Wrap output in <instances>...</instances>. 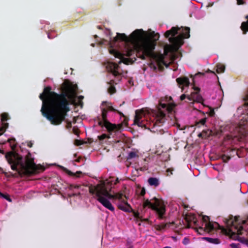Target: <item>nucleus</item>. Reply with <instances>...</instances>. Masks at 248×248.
Returning a JSON list of instances; mask_svg holds the SVG:
<instances>
[{
	"label": "nucleus",
	"mask_w": 248,
	"mask_h": 248,
	"mask_svg": "<svg viewBox=\"0 0 248 248\" xmlns=\"http://www.w3.org/2000/svg\"><path fill=\"white\" fill-rule=\"evenodd\" d=\"M77 88V85H68L67 92L58 93L51 91V88L47 86L40 94L39 98L43 101L42 114L52 124L59 125L65 120L67 113L70 110L68 99L75 96Z\"/></svg>",
	"instance_id": "nucleus-1"
},
{
	"label": "nucleus",
	"mask_w": 248,
	"mask_h": 248,
	"mask_svg": "<svg viewBox=\"0 0 248 248\" xmlns=\"http://www.w3.org/2000/svg\"><path fill=\"white\" fill-rule=\"evenodd\" d=\"M143 32L142 30H136L129 36L124 33H117V35L113 38V41L115 43L120 40L124 42V55L126 56L130 57L136 53L137 57L141 60H145L146 57L153 56L156 43L151 38L144 37L142 35ZM109 52L115 57L121 59L119 63L123 62L125 64H132L136 60L135 58L134 60L124 58V54L113 48H110Z\"/></svg>",
	"instance_id": "nucleus-2"
},
{
	"label": "nucleus",
	"mask_w": 248,
	"mask_h": 248,
	"mask_svg": "<svg viewBox=\"0 0 248 248\" xmlns=\"http://www.w3.org/2000/svg\"><path fill=\"white\" fill-rule=\"evenodd\" d=\"M172 99L171 96L161 97L159 100L158 105L155 109L152 110V117L150 118L149 122L147 120L144 122L142 120L141 114L139 113L138 110H136L134 124L150 129L151 131L156 126H161L165 122L166 112H171L176 106L174 103L170 102Z\"/></svg>",
	"instance_id": "nucleus-3"
},
{
	"label": "nucleus",
	"mask_w": 248,
	"mask_h": 248,
	"mask_svg": "<svg viewBox=\"0 0 248 248\" xmlns=\"http://www.w3.org/2000/svg\"><path fill=\"white\" fill-rule=\"evenodd\" d=\"M5 156L8 163L11 165L12 170L19 173L23 171L25 175H30L38 172L40 170H45L43 166L35 164L34 158L31 157L30 153H28L26 156L25 163H23V157L15 152H8Z\"/></svg>",
	"instance_id": "nucleus-4"
},
{
	"label": "nucleus",
	"mask_w": 248,
	"mask_h": 248,
	"mask_svg": "<svg viewBox=\"0 0 248 248\" xmlns=\"http://www.w3.org/2000/svg\"><path fill=\"white\" fill-rule=\"evenodd\" d=\"M182 28L183 32L176 36H175L178 34V31L180 30V28L178 27H173L165 33V37L168 38L169 42L172 45L167 46L169 51H177L183 45L184 38H188L190 37V28L188 27Z\"/></svg>",
	"instance_id": "nucleus-5"
},
{
	"label": "nucleus",
	"mask_w": 248,
	"mask_h": 248,
	"mask_svg": "<svg viewBox=\"0 0 248 248\" xmlns=\"http://www.w3.org/2000/svg\"><path fill=\"white\" fill-rule=\"evenodd\" d=\"M209 217L206 216H203L202 217V220L205 223V227L203 228L202 226H198L197 220L194 216H192L188 218L186 217V220L187 222V228H191V223H193L195 227L194 228L196 232L200 234H203L205 232H210L216 229L219 226V224L215 222L213 223L209 221Z\"/></svg>",
	"instance_id": "nucleus-6"
},
{
	"label": "nucleus",
	"mask_w": 248,
	"mask_h": 248,
	"mask_svg": "<svg viewBox=\"0 0 248 248\" xmlns=\"http://www.w3.org/2000/svg\"><path fill=\"white\" fill-rule=\"evenodd\" d=\"M112 183L111 182L107 181L98 184L96 186L93 187L91 186L89 188L90 193L92 195L95 194L97 198L99 196H104L108 198H113L115 197L120 198L121 195H112L109 193L111 189Z\"/></svg>",
	"instance_id": "nucleus-7"
},
{
	"label": "nucleus",
	"mask_w": 248,
	"mask_h": 248,
	"mask_svg": "<svg viewBox=\"0 0 248 248\" xmlns=\"http://www.w3.org/2000/svg\"><path fill=\"white\" fill-rule=\"evenodd\" d=\"M146 207L155 211L159 219H163L165 218L166 207L164 202L162 200L156 197H154L150 200L144 199L143 207L145 208Z\"/></svg>",
	"instance_id": "nucleus-8"
},
{
	"label": "nucleus",
	"mask_w": 248,
	"mask_h": 248,
	"mask_svg": "<svg viewBox=\"0 0 248 248\" xmlns=\"http://www.w3.org/2000/svg\"><path fill=\"white\" fill-rule=\"evenodd\" d=\"M101 119L98 117V124L101 127H105L109 132H112L115 130H118L120 127H118L117 125L112 124L108 122L107 120L108 110L106 108H101Z\"/></svg>",
	"instance_id": "nucleus-9"
},
{
	"label": "nucleus",
	"mask_w": 248,
	"mask_h": 248,
	"mask_svg": "<svg viewBox=\"0 0 248 248\" xmlns=\"http://www.w3.org/2000/svg\"><path fill=\"white\" fill-rule=\"evenodd\" d=\"M194 91L192 92L189 95L183 94L180 97L181 101H183L185 99H187L188 101L196 102L197 103H202L203 105L204 99L201 95L199 93L200 89L198 87H194Z\"/></svg>",
	"instance_id": "nucleus-10"
},
{
	"label": "nucleus",
	"mask_w": 248,
	"mask_h": 248,
	"mask_svg": "<svg viewBox=\"0 0 248 248\" xmlns=\"http://www.w3.org/2000/svg\"><path fill=\"white\" fill-rule=\"evenodd\" d=\"M118 194L121 195V198H109V199H117L119 200V202L118 203V208L125 212H131L132 211V208L131 205L127 202V201L124 199H127V197L125 195H124L122 193H117L114 194H112V195H117Z\"/></svg>",
	"instance_id": "nucleus-11"
},
{
	"label": "nucleus",
	"mask_w": 248,
	"mask_h": 248,
	"mask_svg": "<svg viewBox=\"0 0 248 248\" xmlns=\"http://www.w3.org/2000/svg\"><path fill=\"white\" fill-rule=\"evenodd\" d=\"M106 68L108 72L113 74L114 77H117L120 75V73L118 71L120 66L119 65L113 62H108L106 66Z\"/></svg>",
	"instance_id": "nucleus-12"
},
{
	"label": "nucleus",
	"mask_w": 248,
	"mask_h": 248,
	"mask_svg": "<svg viewBox=\"0 0 248 248\" xmlns=\"http://www.w3.org/2000/svg\"><path fill=\"white\" fill-rule=\"evenodd\" d=\"M1 126L0 127V136L6 130V129L8 127V123H6L7 121L9 119V116L8 113H3L1 115Z\"/></svg>",
	"instance_id": "nucleus-13"
},
{
	"label": "nucleus",
	"mask_w": 248,
	"mask_h": 248,
	"mask_svg": "<svg viewBox=\"0 0 248 248\" xmlns=\"http://www.w3.org/2000/svg\"><path fill=\"white\" fill-rule=\"evenodd\" d=\"M106 197L104 196H99V198H97V201L106 208L113 212L114 211V207L112 206L110 202L106 199Z\"/></svg>",
	"instance_id": "nucleus-14"
},
{
	"label": "nucleus",
	"mask_w": 248,
	"mask_h": 248,
	"mask_svg": "<svg viewBox=\"0 0 248 248\" xmlns=\"http://www.w3.org/2000/svg\"><path fill=\"white\" fill-rule=\"evenodd\" d=\"M236 232L230 231V232L232 233V235H236V236L237 237V239L241 242H243L244 241H246V239L245 238L239 237L240 235H241L244 233V232L247 233L246 231L244 230L243 227L241 226L239 229L236 228Z\"/></svg>",
	"instance_id": "nucleus-15"
},
{
	"label": "nucleus",
	"mask_w": 248,
	"mask_h": 248,
	"mask_svg": "<svg viewBox=\"0 0 248 248\" xmlns=\"http://www.w3.org/2000/svg\"><path fill=\"white\" fill-rule=\"evenodd\" d=\"M176 81L179 86L187 87L190 84L188 78L186 77L178 78L176 79Z\"/></svg>",
	"instance_id": "nucleus-16"
},
{
	"label": "nucleus",
	"mask_w": 248,
	"mask_h": 248,
	"mask_svg": "<svg viewBox=\"0 0 248 248\" xmlns=\"http://www.w3.org/2000/svg\"><path fill=\"white\" fill-rule=\"evenodd\" d=\"M225 141H231V143H235L237 141L241 140V138L236 136H232V135H227L224 137Z\"/></svg>",
	"instance_id": "nucleus-17"
},
{
	"label": "nucleus",
	"mask_w": 248,
	"mask_h": 248,
	"mask_svg": "<svg viewBox=\"0 0 248 248\" xmlns=\"http://www.w3.org/2000/svg\"><path fill=\"white\" fill-rule=\"evenodd\" d=\"M102 106H105L104 108H107L108 110V111H112L113 112H116L117 111V109L114 108L112 106L110 102L107 101H103L101 104Z\"/></svg>",
	"instance_id": "nucleus-18"
},
{
	"label": "nucleus",
	"mask_w": 248,
	"mask_h": 248,
	"mask_svg": "<svg viewBox=\"0 0 248 248\" xmlns=\"http://www.w3.org/2000/svg\"><path fill=\"white\" fill-rule=\"evenodd\" d=\"M149 184L151 186H158L159 185V180L155 177H150L148 180Z\"/></svg>",
	"instance_id": "nucleus-19"
},
{
	"label": "nucleus",
	"mask_w": 248,
	"mask_h": 248,
	"mask_svg": "<svg viewBox=\"0 0 248 248\" xmlns=\"http://www.w3.org/2000/svg\"><path fill=\"white\" fill-rule=\"evenodd\" d=\"M246 18L248 19V20L246 22H243L241 26V29L244 34H246L247 32L248 31V16H247Z\"/></svg>",
	"instance_id": "nucleus-20"
},
{
	"label": "nucleus",
	"mask_w": 248,
	"mask_h": 248,
	"mask_svg": "<svg viewBox=\"0 0 248 248\" xmlns=\"http://www.w3.org/2000/svg\"><path fill=\"white\" fill-rule=\"evenodd\" d=\"M202 239L203 240H206L208 242L212 244H218L220 243V240L218 238H213L210 237H203Z\"/></svg>",
	"instance_id": "nucleus-21"
},
{
	"label": "nucleus",
	"mask_w": 248,
	"mask_h": 248,
	"mask_svg": "<svg viewBox=\"0 0 248 248\" xmlns=\"http://www.w3.org/2000/svg\"><path fill=\"white\" fill-rule=\"evenodd\" d=\"M65 171L69 175L72 176H76V177H79V175L82 173V172L80 171H77L76 173H74L71 171L65 169Z\"/></svg>",
	"instance_id": "nucleus-22"
},
{
	"label": "nucleus",
	"mask_w": 248,
	"mask_h": 248,
	"mask_svg": "<svg viewBox=\"0 0 248 248\" xmlns=\"http://www.w3.org/2000/svg\"><path fill=\"white\" fill-rule=\"evenodd\" d=\"M216 67H217L216 71L217 73L219 74V73L224 72L225 69V67L224 65L221 64V63H218Z\"/></svg>",
	"instance_id": "nucleus-23"
},
{
	"label": "nucleus",
	"mask_w": 248,
	"mask_h": 248,
	"mask_svg": "<svg viewBox=\"0 0 248 248\" xmlns=\"http://www.w3.org/2000/svg\"><path fill=\"white\" fill-rule=\"evenodd\" d=\"M138 157H139V155L137 152L135 151H132L129 153L126 158L127 160H130Z\"/></svg>",
	"instance_id": "nucleus-24"
},
{
	"label": "nucleus",
	"mask_w": 248,
	"mask_h": 248,
	"mask_svg": "<svg viewBox=\"0 0 248 248\" xmlns=\"http://www.w3.org/2000/svg\"><path fill=\"white\" fill-rule=\"evenodd\" d=\"M8 141L9 142L12 149L13 150H15L17 145L15 139L12 138L8 139Z\"/></svg>",
	"instance_id": "nucleus-25"
},
{
	"label": "nucleus",
	"mask_w": 248,
	"mask_h": 248,
	"mask_svg": "<svg viewBox=\"0 0 248 248\" xmlns=\"http://www.w3.org/2000/svg\"><path fill=\"white\" fill-rule=\"evenodd\" d=\"M108 91L110 94H112L116 93V90L114 86H110Z\"/></svg>",
	"instance_id": "nucleus-26"
},
{
	"label": "nucleus",
	"mask_w": 248,
	"mask_h": 248,
	"mask_svg": "<svg viewBox=\"0 0 248 248\" xmlns=\"http://www.w3.org/2000/svg\"><path fill=\"white\" fill-rule=\"evenodd\" d=\"M133 213L134 217L136 218L137 221L139 220H140V219L141 218V217L140 216V213L138 212H135L132 210V211H131Z\"/></svg>",
	"instance_id": "nucleus-27"
},
{
	"label": "nucleus",
	"mask_w": 248,
	"mask_h": 248,
	"mask_svg": "<svg viewBox=\"0 0 248 248\" xmlns=\"http://www.w3.org/2000/svg\"><path fill=\"white\" fill-rule=\"evenodd\" d=\"M158 61L160 63H162L166 67H168V65L165 62L164 60V56L162 55H161L158 57Z\"/></svg>",
	"instance_id": "nucleus-28"
},
{
	"label": "nucleus",
	"mask_w": 248,
	"mask_h": 248,
	"mask_svg": "<svg viewBox=\"0 0 248 248\" xmlns=\"http://www.w3.org/2000/svg\"><path fill=\"white\" fill-rule=\"evenodd\" d=\"M206 122V118L202 119L201 120H200L199 122H198L196 123V125L197 126H199L200 124L203 125L205 124Z\"/></svg>",
	"instance_id": "nucleus-29"
},
{
	"label": "nucleus",
	"mask_w": 248,
	"mask_h": 248,
	"mask_svg": "<svg viewBox=\"0 0 248 248\" xmlns=\"http://www.w3.org/2000/svg\"><path fill=\"white\" fill-rule=\"evenodd\" d=\"M221 158L224 162H227L231 159V156L226 155H223Z\"/></svg>",
	"instance_id": "nucleus-30"
},
{
	"label": "nucleus",
	"mask_w": 248,
	"mask_h": 248,
	"mask_svg": "<svg viewBox=\"0 0 248 248\" xmlns=\"http://www.w3.org/2000/svg\"><path fill=\"white\" fill-rule=\"evenodd\" d=\"M209 109H210V111L209 112H208V115L211 116V117H213L214 116L215 114V111H214V109L212 108H209Z\"/></svg>",
	"instance_id": "nucleus-31"
},
{
	"label": "nucleus",
	"mask_w": 248,
	"mask_h": 248,
	"mask_svg": "<svg viewBox=\"0 0 248 248\" xmlns=\"http://www.w3.org/2000/svg\"><path fill=\"white\" fill-rule=\"evenodd\" d=\"M107 138H109V137H108L107 136V135L106 134H103L98 136V139L100 140H103L106 139Z\"/></svg>",
	"instance_id": "nucleus-32"
},
{
	"label": "nucleus",
	"mask_w": 248,
	"mask_h": 248,
	"mask_svg": "<svg viewBox=\"0 0 248 248\" xmlns=\"http://www.w3.org/2000/svg\"><path fill=\"white\" fill-rule=\"evenodd\" d=\"M2 198L6 199L7 201L9 202H12V200L10 198V196L8 194H3V196L2 197Z\"/></svg>",
	"instance_id": "nucleus-33"
},
{
	"label": "nucleus",
	"mask_w": 248,
	"mask_h": 248,
	"mask_svg": "<svg viewBox=\"0 0 248 248\" xmlns=\"http://www.w3.org/2000/svg\"><path fill=\"white\" fill-rule=\"evenodd\" d=\"M173 171V169L172 168H169L167 170V172L168 173V175L170 176L172 174V171Z\"/></svg>",
	"instance_id": "nucleus-34"
},
{
	"label": "nucleus",
	"mask_w": 248,
	"mask_h": 248,
	"mask_svg": "<svg viewBox=\"0 0 248 248\" xmlns=\"http://www.w3.org/2000/svg\"><path fill=\"white\" fill-rule=\"evenodd\" d=\"M73 132L75 135H78V134H79V129L78 128H76V127H74L73 128Z\"/></svg>",
	"instance_id": "nucleus-35"
},
{
	"label": "nucleus",
	"mask_w": 248,
	"mask_h": 248,
	"mask_svg": "<svg viewBox=\"0 0 248 248\" xmlns=\"http://www.w3.org/2000/svg\"><path fill=\"white\" fill-rule=\"evenodd\" d=\"M166 226H167V224H163L160 225L158 227V230H161L162 229H164L166 227Z\"/></svg>",
	"instance_id": "nucleus-36"
},
{
	"label": "nucleus",
	"mask_w": 248,
	"mask_h": 248,
	"mask_svg": "<svg viewBox=\"0 0 248 248\" xmlns=\"http://www.w3.org/2000/svg\"><path fill=\"white\" fill-rule=\"evenodd\" d=\"M84 98V96L82 95H79L78 97V99L79 100V104L81 106L83 105V102H82V100Z\"/></svg>",
	"instance_id": "nucleus-37"
},
{
	"label": "nucleus",
	"mask_w": 248,
	"mask_h": 248,
	"mask_svg": "<svg viewBox=\"0 0 248 248\" xmlns=\"http://www.w3.org/2000/svg\"><path fill=\"white\" fill-rule=\"evenodd\" d=\"M189 243V239L187 237H185L183 240V243L184 245H187Z\"/></svg>",
	"instance_id": "nucleus-38"
},
{
	"label": "nucleus",
	"mask_w": 248,
	"mask_h": 248,
	"mask_svg": "<svg viewBox=\"0 0 248 248\" xmlns=\"http://www.w3.org/2000/svg\"><path fill=\"white\" fill-rule=\"evenodd\" d=\"M108 84L110 86H114V84H116L115 80L113 79L110 80L109 82H108Z\"/></svg>",
	"instance_id": "nucleus-39"
},
{
	"label": "nucleus",
	"mask_w": 248,
	"mask_h": 248,
	"mask_svg": "<svg viewBox=\"0 0 248 248\" xmlns=\"http://www.w3.org/2000/svg\"><path fill=\"white\" fill-rule=\"evenodd\" d=\"M230 247L232 248H239V246L238 244H235V243H232L230 245Z\"/></svg>",
	"instance_id": "nucleus-40"
},
{
	"label": "nucleus",
	"mask_w": 248,
	"mask_h": 248,
	"mask_svg": "<svg viewBox=\"0 0 248 248\" xmlns=\"http://www.w3.org/2000/svg\"><path fill=\"white\" fill-rule=\"evenodd\" d=\"M27 145L28 146V147L31 148L33 146V143L31 141H27Z\"/></svg>",
	"instance_id": "nucleus-41"
},
{
	"label": "nucleus",
	"mask_w": 248,
	"mask_h": 248,
	"mask_svg": "<svg viewBox=\"0 0 248 248\" xmlns=\"http://www.w3.org/2000/svg\"><path fill=\"white\" fill-rule=\"evenodd\" d=\"M75 144L77 145H80L82 144L83 143H82V141H81L80 140H75Z\"/></svg>",
	"instance_id": "nucleus-42"
},
{
	"label": "nucleus",
	"mask_w": 248,
	"mask_h": 248,
	"mask_svg": "<svg viewBox=\"0 0 248 248\" xmlns=\"http://www.w3.org/2000/svg\"><path fill=\"white\" fill-rule=\"evenodd\" d=\"M110 181L112 183V185L111 186L113 185H116L117 183H118L119 182V180L118 178H117L116 180H115V182L113 183V181L112 180H106L105 181Z\"/></svg>",
	"instance_id": "nucleus-43"
},
{
	"label": "nucleus",
	"mask_w": 248,
	"mask_h": 248,
	"mask_svg": "<svg viewBox=\"0 0 248 248\" xmlns=\"http://www.w3.org/2000/svg\"><path fill=\"white\" fill-rule=\"evenodd\" d=\"M124 123L126 125H128V118L125 116V117H124Z\"/></svg>",
	"instance_id": "nucleus-44"
},
{
	"label": "nucleus",
	"mask_w": 248,
	"mask_h": 248,
	"mask_svg": "<svg viewBox=\"0 0 248 248\" xmlns=\"http://www.w3.org/2000/svg\"><path fill=\"white\" fill-rule=\"evenodd\" d=\"M145 189L144 188H143L140 191V195L141 196H143L145 194Z\"/></svg>",
	"instance_id": "nucleus-45"
},
{
	"label": "nucleus",
	"mask_w": 248,
	"mask_h": 248,
	"mask_svg": "<svg viewBox=\"0 0 248 248\" xmlns=\"http://www.w3.org/2000/svg\"><path fill=\"white\" fill-rule=\"evenodd\" d=\"M237 2L238 5H242L245 3V1L243 0H237Z\"/></svg>",
	"instance_id": "nucleus-46"
},
{
	"label": "nucleus",
	"mask_w": 248,
	"mask_h": 248,
	"mask_svg": "<svg viewBox=\"0 0 248 248\" xmlns=\"http://www.w3.org/2000/svg\"><path fill=\"white\" fill-rule=\"evenodd\" d=\"M244 100L245 101H248V91L247 92L246 95H245V96L244 97Z\"/></svg>",
	"instance_id": "nucleus-47"
},
{
	"label": "nucleus",
	"mask_w": 248,
	"mask_h": 248,
	"mask_svg": "<svg viewBox=\"0 0 248 248\" xmlns=\"http://www.w3.org/2000/svg\"><path fill=\"white\" fill-rule=\"evenodd\" d=\"M72 127V123L70 121L68 122L67 123L66 127L67 128H71Z\"/></svg>",
	"instance_id": "nucleus-48"
},
{
	"label": "nucleus",
	"mask_w": 248,
	"mask_h": 248,
	"mask_svg": "<svg viewBox=\"0 0 248 248\" xmlns=\"http://www.w3.org/2000/svg\"><path fill=\"white\" fill-rule=\"evenodd\" d=\"M116 112H117L121 116L125 117V116L122 112H121L118 110Z\"/></svg>",
	"instance_id": "nucleus-49"
},
{
	"label": "nucleus",
	"mask_w": 248,
	"mask_h": 248,
	"mask_svg": "<svg viewBox=\"0 0 248 248\" xmlns=\"http://www.w3.org/2000/svg\"><path fill=\"white\" fill-rule=\"evenodd\" d=\"M141 221H143V222H148L149 221V219L148 218H142L141 217V218L140 219V220Z\"/></svg>",
	"instance_id": "nucleus-50"
},
{
	"label": "nucleus",
	"mask_w": 248,
	"mask_h": 248,
	"mask_svg": "<svg viewBox=\"0 0 248 248\" xmlns=\"http://www.w3.org/2000/svg\"><path fill=\"white\" fill-rule=\"evenodd\" d=\"M235 153L236 154H237V153L236 152L235 149H230V153Z\"/></svg>",
	"instance_id": "nucleus-51"
},
{
	"label": "nucleus",
	"mask_w": 248,
	"mask_h": 248,
	"mask_svg": "<svg viewBox=\"0 0 248 248\" xmlns=\"http://www.w3.org/2000/svg\"><path fill=\"white\" fill-rule=\"evenodd\" d=\"M177 58V55L176 54H173V55H172V59L173 60L176 59V58Z\"/></svg>",
	"instance_id": "nucleus-52"
},
{
	"label": "nucleus",
	"mask_w": 248,
	"mask_h": 248,
	"mask_svg": "<svg viewBox=\"0 0 248 248\" xmlns=\"http://www.w3.org/2000/svg\"><path fill=\"white\" fill-rule=\"evenodd\" d=\"M81 187L80 185H74V188H79Z\"/></svg>",
	"instance_id": "nucleus-53"
},
{
	"label": "nucleus",
	"mask_w": 248,
	"mask_h": 248,
	"mask_svg": "<svg viewBox=\"0 0 248 248\" xmlns=\"http://www.w3.org/2000/svg\"><path fill=\"white\" fill-rule=\"evenodd\" d=\"M155 37L156 38L155 39L156 41L158 39V38L159 37V34L158 33H157L155 35Z\"/></svg>",
	"instance_id": "nucleus-54"
},
{
	"label": "nucleus",
	"mask_w": 248,
	"mask_h": 248,
	"mask_svg": "<svg viewBox=\"0 0 248 248\" xmlns=\"http://www.w3.org/2000/svg\"><path fill=\"white\" fill-rule=\"evenodd\" d=\"M199 75H202V76H203L204 75V73H201V72H198L197 74H196L195 75V77Z\"/></svg>",
	"instance_id": "nucleus-55"
},
{
	"label": "nucleus",
	"mask_w": 248,
	"mask_h": 248,
	"mask_svg": "<svg viewBox=\"0 0 248 248\" xmlns=\"http://www.w3.org/2000/svg\"><path fill=\"white\" fill-rule=\"evenodd\" d=\"M73 188H74V185H70L69 186V189H70V190H72V189H73Z\"/></svg>",
	"instance_id": "nucleus-56"
},
{
	"label": "nucleus",
	"mask_w": 248,
	"mask_h": 248,
	"mask_svg": "<svg viewBox=\"0 0 248 248\" xmlns=\"http://www.w3.org/2000/svg\"><path fill=\"white\" fill-rule=\"evenodd\" d=\"M81 157H78V158H77L75 161L77 162H79L80 160H81Z\"/></svg>",
	"instance_id": "nucleus-57"
},
{
	"label": "nucleus",
	"mask_w": 248,
	"mask_h": 248,
	"mask_svg": "<svg viewBox=\"0 0 248 248\" xmlns=\"http://www.w3.org/2000/svg\"><path fill=\"white\" fill-rule=\"evenodd\" d=\"M207 72H210V73H215L214 72H213V71H211L210 70H208Z\"/></svg>",
	"instance_id": "nucleus-58"
},
{
	"label": "nucleus",
	"mask_w": 248,
	"mask_h": 248,
	"mask_svg": "<svg viewBox=\"0 0 248 248\" xmlns=\"http://www.w3.org/2000/svg\"><path fill=\"white\" fill-rule=\"evenodd\" d=\"M0 153H2V154H4V152L2 150H0Z\"/></svg>",
	"instance_id": "nucleus-59"
},
{
	"label": "nucleus",
	"mask_w": 248,
	"mask_h": 248,
	"mask_svg": "<svg viewBox=\"0 0 248 248\" xmlns=\"http://www.w3.org/2000/svg\"><path fill=\"white\" fill-rule=\"evenodd\" d=\"M80 195V193H78V194H73V196H77V195Z\"/></svg>",
	"instance_id": "nucleus-60"
},
{
	"label": "nucleus",
	"mask_w": 248,
	"mask_h": 248,
	"mask_svg": "<svg viewBox=\"0 0 248 248\" xmlns=\"http://www.w3.org/2000/svg\"><path fill=\"white\" fill-rule=\"evenodd\" d=\"M133 248V246H130L129 248Z\"/></svg>",
	"instance_id": "nucleus-61"
},
{
	"label": "nucleus",
	"mask_w": 248,
	"mask_h": 248,
	"mask_svg": "<svg viewBox=\"0 0 248 248\" xmlns=\"http://www.w3.org/2000/svg\"><path fill=\"white\" fill-rule=\"evenodd\" d=\"M245 106H248V103H245Z\"/></svg>",
	"instance_id": "nucleus-62"
},
{
	"label": "nucleus",
	"mask_w": 248,
	"mask_h": 248,
	"mask_svg": "<svg viewBox=\"0 0 248 248\" xmlns=\"http://www.w3.org/2000/svg\"><path fill=\"white\" fill-rule=\"evenodd\" d=\"M97 28L99 29H101L102 28L100 26H98Z\"/></svg>",
	"instance_id": "nucleus-63"
},
{
	"label": "nucleus",
	"mask_w": 248,
	"mask_h": 248,
	"mask_svg": "<svg viewBox=\"0 0 248 248\" xmlns=\"http://www.w3.org/2000/svg\"><path fill=\"white\" fill-rule=\"evenodd\" d=\"M124 104V102H123L122 104L120 105V106H121L123 104Z\"/></svg>",
	"instance_id": "nucleus-64"
}]
</instances>
